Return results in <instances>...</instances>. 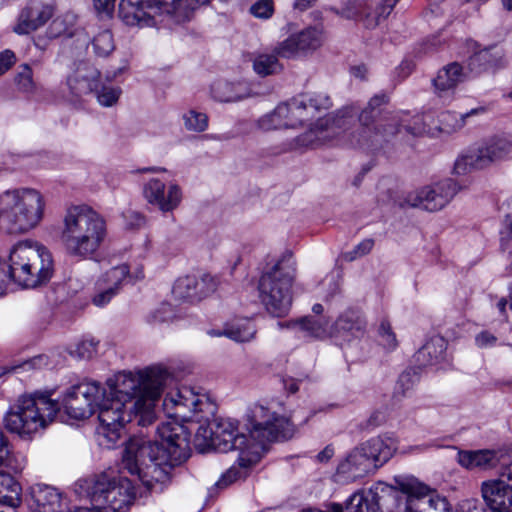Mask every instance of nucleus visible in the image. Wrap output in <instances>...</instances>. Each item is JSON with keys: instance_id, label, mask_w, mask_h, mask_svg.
<instances>
[{"instance_id": "15", "label": "nucleus", "mask_w": 512, "mask_h": 512, "mask_svg": "<svg viewBox=\"0 0 512 512\" xmlns=\"http://www.w3.org/2000/svg\"><path fill=\"white\" fill-rule=\"evenodd\" d=\"M511 154L512 139L493 136L483 141L475 152L457 159L454 169L458 174L465 173L467 166L483 169L507 159Z\"/></svg>"}, {"instance_id": "30", "label": "nucleus", "mask_w": 512, "mask_h": 512, "mask_svg": "<svg viewBox=\"0 0 512 512\" xmlns=\"http://www.w3.org/2000/svg\"><path fill=\"white\" fill-rule=\"evenodd\" d=\"M457 462L467 470H491L500 463V451L492 449L459 451Z\"/></svg>"}, {"instance_id": "12", "label": "nucleus", "mask_w": 512, "mask_h": 512, "mask_svg": "<svg viewBox=\"0 0 512 512\" xmlns=\"http://www.w3.org/2000/svg\"><path fill=\"white\" fill-rule=\"evenodd\" d=\"M181 0H121L119 17L132 27H150L156 24L157 17L172 14Z\"/></svg>"}, {"instance_id": "59", "label": "nucleus", "mask_w": 512, "mask_h": 512, "mask_svg": "<svg viewBox=\"0 0 512 512\" xmlns=\"http://www.w3.org/2000/svg\"><path fill=\"white\" fill-rule=\"evenodd\" d=\"M15 62V55L12 51L6 50L0 53V75L4 74Z\"/></svg>"}, {"instance_id": "49", "label": "nucleus", "mask_w": 512, "mask_h": 512, "mask_svg": "<svg viewBox=\"0 0 512 512\" xmlns=\"http://www.w3.org/2000/svg\"><path fill=\"white\" fill-rule=\"evenodd\" d=\"M508 211L500 231V243L504 251L512 249V199L507 203Z\"/></svg>"}, {"instance_id": "29", "label": "nucleus", "mask_w": 512, "mask_h": 512, "mask_svg": "<svg viewBox=\"0 0 512 512\" xmlns=\"http://www.w3.org/2000/svg\"><path fill=\"white\" fill-rule=\"evenodd\" d=\"M375 470L372 461L359 445L351 450L338 464L337 476L343 481L353 482Z\"/></svg>"}, {"instance_id": "14", "label": "nucleus", "mask_w": 512, "mask_h": 512, "mask_svg": "<svg viewBox=\"0 0 512 512\" xmlns=\"http://www.w3.org/2000/svg\"><path fill=\"white\" fill-rule=\"evenodd\" d=\"M285 111L283 120L286 129H297L313 121L331 107L330 98L322 93L303 94L279 104Z\"/></svg>"}, {"instance_id": "11", "label": "nucleus", "mask_w": 512, "mask_h": 512, "mask_svg": "<svg viewBox=\"0 0 512 512\" xmlns=\"http://www.w3.org/2000/svg\"><path fill=\"white\" fill-rule=\"evenodd\" d=\"M246 428L257 445L258 453L266 442L289 439L295 432L290 420L262 405H254L247 414Z\"/></svg>"}, {"instance_id": "34", "label": "nucleus", "mask_w": 512, "mask_h": 512, "mask_svg": "<svg viewBox=\"0 0 512 512\" xmlns=\"http://www.w3.org/2000/svg\"><path fill=\"white\" fill-rule=\"evenodd\" d=\"M447 343L440 336L432 337L417 352L416 358L421 365H434L444 359Z\"/></svg>"}, {"instance_id": "10", "label": "nucleus", "mask_w": 512, "mask_h": 512, "mask_svg": "<svg viewBox=\"0 0 512 512\" xmlns=\"http://www.w3.org/2000/svg\"><path fill=\"white\" fill-rule=\"evenodd\" d=\"M99 427L97 438L100 446L106 449L113 448L120 440L124 426L135 417L134 409L120 399H114L103 388L97 405Z\"/></svg>"}, {"instance_id": "57", "label": "nucleus", "mask_w": 512, "mask_h": 512, "mask_svg": "<svg viewBox=\"0 0 512 512\" xmlns=\"http://www.w3.org/2000/svg\"><path fill=\"white\" fill-rule=\"evenodd\" d=\"M116 0H93V6L98 14L111 17L115 9Z\"/></svg>"}, {"instance_id": "20", "label": "nucleus", "mask_w": 512, "mask_h": 512, "mask_svg": "<svg viewBox=\"0 0 512 512\" xmlns=\"http://www.w3.org/2000/svg\"><path fill=\"white\" fill-rule=\"evenodd\" d=\"M399 0H345L341 15L362 22L367 28L376 27L386 19Z\"/></svg>"}, {"instance_id": "51", "label": "nucleus", "mask_w": 512, "mask_h": 512, "mask_svg": "<svg viewBox=\"0 0 512 512\" xmlns=\"http://www.w3.org/2000/svg\"><path fill=\"white\" fill-rule=\"evenodd\" d=\"M245 468L242 467H236L235 465L230 467L225 473L221 475L219 480L215 483V486L219 489H224L231 485L236 480L245 477L246 472L242 471Z\"/></svg>"}, {"instance_id": "1", "label": "nucleus", "mask_w": 512, "mask_h": 512, "mask_svg": "<svg viewBox=\"0 0 512 512\" xmlns=\"http://www.w3.org/2000/svg\"><path fill=\"white\" fill-rule=\"evenodd\" d=\"M206 394L182 387L164 396L163 410L170 419L157 428L158 440L131 438L123 452L122 469L148 488L170 481L172 470L190 455V429L183 422H201L214 413Z\"/></svg>"}, {"instance_id": "50", "label": "nucleus", "mask_w": 512, "mask_h": 512, "mask_svg": "<svg viewBox=\"0 0 512 512\" xmlns=\"http://www.w3.org/2000/svg\"><path fill=\"white\" fill-rule=\"evenodd\" d=\"M97 351V342L93 339L82 340L69 350V354L78 359H90Z\"/></svg>"}, {"instance_id": "3", "label": "nucleus", "mask_w": 512, "mask_h": 512, "mask_svg": "<svg viewBox=\"0 0 512 512\" xmlns=\"http://www.w3.org/2000/svg\"><path fill=\"white\" fill-rule=\"evenodd\" d=\"M107 236L105 218L87 205L68 207L62 218L60 240L65 253L75 259H92Z\"/></svg>"}, {"instance_id": "48", "label": "nucleus", "mask_w": 512, "mask_h": 512, "mask_svg": "<svg viewBox=\"0 0 512 512\" xmlns=\"http://www.w3.org/2000/svg\"><path fill=\"white\" fill-rule=\"evenodd\" d=\"M185 128L189 131L203 132L208 127V117L202 112L190 110L183 114Z\"/></svg>"}, {"instance_id": "31", "label": "nucleus", "mask_w": 512, "mask_h": 512, "mask_svg": "<svg viewBox=\"0 0 512 512\" xmlns=\"http://www.w3.org/2000/svg\"><path fill=\"white\" fill-rule=\"evenodd\" d=\"M469 69L458 62H451L443 66L433 79V86L438 95L453 92L456 87L467 80Z\"/></svg>"}, {"instance_id": "16", "label": "nucleus", "mask_w": 512, "mask_h": 512, "mask_svg": "<svg viewBox=\"0 0 512 512\" xmlns=\"http://www.w3.org/2000/svg\"><path fill=\"white\" fill-rule=\"evenodd\" d=\"M398 488L407 495L404 512H450L445 497L432 492L416 479H396Z\"/></svg>"}, {"instance_id": "35", "label": "nucleus", "mask_w": 512, "mask_h": 512, "mask_svg": "<svg viewBox=\"0 0 512 512\" xmlns=\"http://www.w3.org/2000/svg\"><path fill=\"white\" fill-rule=\"evenodd\" d=\"M346 512H381L376 494L372 490H359L346 502Z\"/></svg>"}, {"instance_id": "6", "label": "nucleus", "mask_w": 512, "mask_h": 512, "mask_svg": "<svg viewBox=\"0 0 512 512\" xmlns=\"http://www.w3.org/2000/svg\"><path fill=\"white\" fill-rule=\"evenodd\" d=\"M59 405L48 395L35 393L20 397L3 418L5 429L22 440H32L53 422Z\"/></svg>"}, {"instance_id": "26", "label": "nucleus", "mask_w": 512, "mask_h": 512, "mask_svg": "<svg viewBox=\"0 0 512 512\" xmlns=\"http://www.w3.org/2000/svg\"><path fill=\"white\" fill-rule=\"evenodd\" d=\"M129 275V268L126 264H121L110 268L104 272L96 282V294L93 297V303L102 307L118 293L123 281Z\"/></svg>"}, {"instance_id": "61", "label": "nucleus", "mask_w": 512, "mask_h": 512, "mask_svg": "<svg viewBox=\"0 0 512 512\" xmlns=\"http://www.w3.org/2000/svg\"><path fill=\"white\" fill-rule=\"evenodd\" d=\"M334 455V449L331 446H326L320 453L317 455V459L320 462H327Z\"/></svg>"}, {"instance_id": "62", "label": "nucleus", "mask_w": 512, "mask_h": 512, "mask_svg": "<svg viewBox=\"0 0 512 512\" xmlns=\"http://www.w3.org/2000/svg\"><path fill=\"white\" fill-rule=\"evenodd\" d=\"M315 2L316 0H295L294 7L301 11H304L310 8Z\"/></svg>"}, {"instance_id": "21", "label": "nucleus", "mask_w": 512, "mask_h": 512, "mask_svg": "<svg viewBox=\"0 0 512 512\" xmlns=\"http://www.w3.org/2000/svg\"><path fill=\"white\" fill-rule=\"evenodd\" d=\"M388 97L385 94H378L373 96L365 109L362 110L359 115V121L361 123V131L355 140L351 141L353 146H368L372 141V138L378 134L390 135L399 132V129L392 124H383L378 121L373 129L370 127L375 121V115L378 108L383 104L387 103Z\"/></svg>"}, {"instance_id": "44", "label": "nucleus", "mask_w": 512, "mask_h": 512, "mask_svg": "<svg viewBox=\"0 0 512 512\" xmlns=\"http://www.w3.org/2000/svg\"><path fill=\"white\" fill-rule=\"evenodd\" d=\"M122 93V90L118 86L110 84H101L98 82V87L94 91L97 102L104 107L114 106Z\"/></svg>"}, {"instance_id": "46", "label": "nucleus", "mask_w": 512, "mask_h": 512, "mask_svg": "<svg viewBox=\"0 0 512 512\" xmlns=\"http://www.w3.org/2000/svg\"><path fill=\"white\" fill-rule=\"evenodd\" d=\"M485 109L483 107L471 109L469 112L464 114H452V113H444L442 115L441 122L443 123L444 130L447 132L455 131L464 126L465 119L471 117L473 115H478L484 113Z\"/></svg>"}, {"instance_id": "43", "label": "nucleus", "mask_w": 512, "mask_h": 512, "mask_svg": "<svg viewBox=\"0 0 512 512\" xmlns=\"http://www.w3.org/2000/svg\"><path fill=\"white\" fill-rule=\"evenodd\" d=\"M284 112V110L283 112L281 111L280 105L278 104L272 111L258 118L256 121L257 128L264 132L286 129L282 115Z\"/></svg>"}, {"instance_id": "41", "label": "nucleus", "mask_w": 512, "mask_h": 512, "mask_svg": "<svg viewBox=\"0 0 512 512\" xmlns=\"http://www.w3.org/2000/svg\"><path fill=\"white\" fill-rule=\"evenodd\" d=\"M25 458L14 455L12 451V445L5 435L3 430L0 428V468L2 466L10 467L15 471H21L25 466Z\"/></svg>"}, {"instance_id": "45", "label": "nucleus", "mask_w": 512, "mask_h": 512, "mask_svg": "<svg viewBox=\"0 0 512 512\" xmlns=\"http://www.w3.org/2000/svg\"><path fill=\"white\" fill-rule=\"evenodd\" d=\"M91 44L95 55L99 57H106L115 49L113 35L109 30L98 32Z\"/></svg>"}, {"instance_id": "42", "label": "nucleus", "mask_w": 512, "mask_h": 512, "mask_svg": "<svg viewBox=\"0 0 512 512\" xmlns=\"http://www.w3.org/2000/svg\"><path fill=\"white\" fill-rule=\"evenodd\" d=\"M240 85L225 81L215 82L211 86V93L214 99L220 102H235L243 99L244 94L239 92Z\"/></svg>"}, {"instance_id": "2", "label": "nucleus", "mask_w": 512, "mask_h": 512, "mask_svg": "<svg viewBox=\"0 0 512 512\" xmlns=\"http://www.w3.org/2000/svg\"><path fill=\"white\" fill-rule=\"evenodd\" d=\"M183 378V373L174 367L154 365L137 372H120L106 382L107 394L130 405L134 409L138 425L147 426L156 418L155 408L165 390L173 388Z\"/></svg>"}, {"instance_id": "47", "label": "nucleus", "mask_w": 512, "mask_h": 512, "mask_svg": "<svg viewBox=\"0 0 512 512\" xmlns=\"http://www.w3.org/2000/svg\"><path fill=\"white\" fill-rule=\"evenodd\" d=\"M14 80L20 92L33 93L36 90V83L33 80V71L28 64H22L18 67Z\"/></svg>"}, {"instance_id": "13", "label": "nucleus", "mask_w": 512, "mask_h": 512, "mask_svg": "<svg viewBox=\"0 0 512 512\" xmlns=\"http://www.w3.org/2000/svg\"><path fill=\"white\" fill-rule=\"evenodd\" d=\"M347 113L341 112L336 116L318 118L306 132L295 137L287 144L284 150L317 148L338 138L351 122V117L347 116Z\"/></svg>"}, {"instance_id": "23", "label": "nucleus", "mask_w": 512, "mask_h": 512, "mask_svg": "<svg viewBox=\"0 0 512 512\" xmlns=\"http://www.w3.org/2000/svg\"><path fill=\"white\" fill-rule=\"evenodd\" d=\"M100 72L90 66L78 67L67 77V93L65 98L71 104L77 106L85 102L86 97L94 94L98 87Z\"/></svg>"}, {"instance_id": "8", "label": "nucleus", "mask_w": 512, "mask_h": 512, "mask_svg": "<svg viewBox=\"0 0 512 512\" xmlns=\"http://www.w3.org/2000/svg\"><path fill=\"white\" fill-rule=\"evenodd\" d=\"M295 274L294 261L291 258H283L260 277L259 299L272 316L283 317L288 314L292 303Z\"/></svg>"}, {"instance_id": "53", "label": "nucleus", "mask_w": 512, "mask_h": 512, "mask_svg": "<svg viewBox=\"0 0 512 512\" xmlns=\"http://www.w3.org/2000/svg\"><path fill=\"white\" fill-rule=\"evenodd\" d=\"M379 336L382 345L388 349H394L397 346L396 335L392 331L391 325L388 321L383 320L379 326Z\"/></svg>"}, {"instance_id": "55", "label": "nucleus", "mask_w": 512, "mask_h": 512, "mask_svg": "<svg viewBox=\"0 0 512 512\" xmlns=\"http://www.w3.org/2000/svg\"><path fill=\"white\" fill-rule=\"evenodd\" d=\"M373 246L374 241L372 239H365L357 244L352 251L347 252L344 258L348 261H353L359 257H363L371 252Z\"/></svg>"}, {"instance_id": "22", "label": "nucleus", "mask_w": 512, "mask_h": 512, "mask_svg": "<svg viewBox=\"0 0 512 512\" xmlns=\"http://www.w3.org/2000/svg\"><path fill=\"white\" fill-rule=\"evenodd\" d=\"M143 196L149 204L167 213L180 205L182 191L176 183L166 185L158 178H151L143 186Z\"/></svg>"}, {"instance_id": "60", "label": "nucleus", "mask_w": 512, "mask_h": 512, "mask_svg": "<svg viewBox=\"0 0 512 512\" xmlns=\"http://www.w3.org/2000/svg\"><path fill=\"white\" fill-rule=\"evenodd\" d=\"M41 360H42L41 356L35 357L31 360L21 363L20 365L13 366L12 370H18V369L29 370V369L35 368L41 362Z\"/></svg>"}, {"instance_id": "54", "label": "nucleus", "mask_w": 512, "mask_h": 512, "mask_svg": "<svg viewBox=\"0 0 512 512\" xmlns=\"http://www.w3.org/2000/svg\"><path fill=\"white\" fill-rule=\"evenodd\" d=\"M419 378L415 372L405 371L403 372L398 380V389L399 392L406 396L410 390L417 384Z\"/></svg>"}, {"instance_id": "56", "label": "nucleus", "mask_w": 512, "mask_h": 512, "mask_svg": "<svg viewBox=\"0 0 512 512\" xmlns=\"http://www.w3.org/2000/svg\"><path fill=\"white\" fill-rule=\"evenodd\" d=\"M173 318V311L169 304H162L148 318L149 323H164Z\"/></svg>"}, {"instance_id": "28", "label": "nucleus", "mask_w": 512, "mask_h": 512, "mask_svg": "<svg viewBox=\"0 0 512 512\" xmlns=\"http://www.w3.org/2000/svg\"><path fill=\"white\" fill-rule=\"evenodd\" d=\"M65 504L61 492L52 486L36 484L30 488V512H62Z\"/></svg>"}, {"instance_id": "37", "label": "nucleus", "mask_w": 512, "mask_h": 512, "mask_svg": "<svg viewBox=\"0 0 512 512\" xmlns=\"http://www.w3.org/2000/svg\"><path fill=\"white\" fill-rule=\"evenodd\" d=\"M22 488L9 474L0 471V503L15 507L20 502Z\"/></svg>"}, {"instance_id": "27", "label": "nucleus", "mask_w": 512, "mask_h": 512, "mask_svg": "<svg viewBox=\"0 0 512 512\" xmlns=\"http://www.w3.org/2000/svg\"><path fill=\"white\" fill-rule=\"evenodd\" d=\"M54 13V8L49 4L30 2L21 10L13 31L18 35H27L42 27Z\"/></svg>"}, {"instance_id": "7", "label": "nucleus", "mask_w": 512, "mask_h": 512, "mask_svg": "<svg viewBox=\"0 0 512 512\" xmlns=\"http://www.w3.org/2000/svg\"><path fill=\"white\" fill-rule=\"evenodd\" d=\"M195 444L201 450L215 449L226 453L238 450V466L250 468L260 461L257 445H249L244 434L238 432L237 421L230 418L216 419L209 425H200L195 433Z\"/></svg>"}, {"instance_id": "39", "label": "nucleus", "mask_w": 512, "mask_h": 512, "mask_svg": "<svg viewBox=\"0 0 512 512\" xmlns=\"http://www.w3.org/2000/svg\"><path fill=\"white\" fill-rule=\"evenodd\" d=\"M229 339L236 342H248L254 339L256 327L250 319H239L223 329Z\"/></svg>"}, {"instance_id": "25", "label": "nucleus", "mask_w": 512, "mask_h": 512, "mask_svg": "<svg viewBox=\"0 0 512 512\" xmlns=\"http://www.w3.org/2000/svg\"><path fill=\"white\" fill-rule=\"evenodd\" d=\"M217 288V281L210 275L202 277L184 276L176 280L172 293L176 299L187 301H200L212 294Z\"/></svg>"}, {"instance_id": "19", "label": "nucleus", "mask_w": 512, "mask_h": 512, "mask_svg": "<svg viewBox=\"0 0 512 512\" xmlns=\"http://www.w3.org/2000/svg\"><path fill=\"white\" fill-rule=\"evenodd\" d=\"M481 497L492 512H512V462L503 466L496 478L483 481Z\"/></svg>"}, {"instance_id": "5", "label": "nucleus", "mask_w": 512, "mask_h": 512, "mask_svg": "<svg viewBox=\"0 0 512 512\" xmlns=\"http://www.w3.org/2000/svg\"><path fill=\"white\" fill-rule=\"evenodd\" d=\"M7 281L13 280L23 288L46 284L54 273L51 252L40 242L31 239L18 241L9 253Z\"/></svg>"}, {"instance_id": "17", "label": "nucleus", "mask_w": 512, "mask_h": 512, "mask_svg": "<svg viewBox=\"0 0 512 512\" xmlns=\"http://www.w3.org/2000/svg\"><path fill=\"white\" fill-rule=\"evenodd\" d=\"M103 388L98 382L85 381L72 386L63 398L64 412L72 419L83 420L97 409Z\"/></svg>"}, {"instance_id": "4", "label": "nucleus", "mask_w": 512, "mask_h": 512, "mask_svg": "<svg viewBox=\"0 0 512 512\" xmlns=\"http://www.w3.org/2000/svg\"><path fill=\"white\" fill-rule=\"evenodd\" d=\"M46 200L33 188L6 190L0 194V231L9 235L26 234L44 219Z\"/></svg>"}, {"instance_id": "33", "label": "nucleus", "mask_w": 512, "mask_h": 512, "mask_svg": "<svg viewBox=\"0 0 512 512\" xmlns=\"http://www.w3.org/2000/svg\"><path fill=\"white\" fill-rule=\"evenodd\" d=\"M366 322L360 313L347 310L342 313L331 327V336H359L363 333Z\"/></svg>"}, {"instance_id": "18", "label": "nucleus", "mask_w": 512, "mask_h": 512, "mask_svg": "<svg viewBox=\"0 0 512 512\" xmlns=\"http://www.w3.org/2000/svg\"><path fill=\"white\" fill-rule=\"evenodd\" d=\"M459 190L460 186L447 178L408 193L405 202L411 207L434 212L444 208Z\"/></svg>"}, {"instance_id": "24", "label": "nucleus", "mask_w": 512, "mask_h": 512, "mask_svg": "<svg viewBox=\"0 0 512 512\" xmlns=\"http://www.w3.org/2000/svg\"><path fill=\"white\" fill-rule=\"evenodd\" d=\"M324 42L323 31L310 27L290 35L276 46V53L283 58H293L298 54L308 53L320 48Z\"/></svg>"}, {"instance_id": "9", "label": "nucleus", "mask_w": 512, "mask_h": 512, "mask_svg": "<svg viewBox=\"0 0 512 512\" xmlns=\"http://www.w3.org/2000/svg\"><path fill=\"white\" fill-rule=\"evenodd\" d=\"M88 496L97 512H127L135 499L131 480L125 477L98 476L88 487Z\"/></svg>"}, {"instance_id": "63", "label": "nucleus", "mask_w": 512, "mask_h": 512, "mask_svg": "<svg viewBox=\"0 0 512 512\" xmlns=\"http://www.w3.org/2000/svg\"><path fill=\"white\" fill-rule=\"evenodd\" d=\"M413 65L408 61H404L398 67V70L403 73L402 77H407L412 71Z\"/></svg>"}, {"instance_id": "64", "label": "nucleus", "mask_w": 512, "mask_h": 512, "mask_svg": "<svg viewBox=\"0 0 512 512\" xmlns=\"http://www.w3.org/2000/svg\"><path fill=\"white\" fill-rule=\"evenodd\" d=\"M490 51L491 49H484L478 53H476L474 56H473V59L475 60H484V61H489L488 60V56L490 55Z\"/></svg>"}, {"instance_id": "32", "label": "nucleus", "mask_w": 512, "mask_h": 512, "mask_svg": "<svg viewBox=\"0 0 512 512\" xmlns=\"http://www.w3.org/2000/svg\"><path fill=\"white\" fill-rule=\"evenodd\" d=\"M372 461L374 469L386 463L395 453L397 442L392 437H374L360 445Z\"/></svg>"}, {"instance_id": "36", "label": "nucleus", "mask_w": 512, "mask_h": 512, "mask_svg": "<svg viewBox=\"0 0 512 512\" xmlns=\"http://www.w3.org/2000/svg\"><path fill=\"white\" fill-rule=\"evenodd\" d=\"M77 31V16L72 12L59 15L47 29L49 38L72 37Z\"/></svg>"}, {"instance_id": "58", "label": "nucleus", "mask_w": 512, "mask_h": 512, "mask_svg": "<svg viewBox=\"0 0 512 512\" xmlns=\"http://www.w3.org/2000/svg\"><path fill=\"white\" fill-rule=\"evenodd\" d=\"M497 337L488 331H482L475 337V343L479 348H490L496 345Z\"/></svg>"}, {"instance_id": "52", "label": "nucleus", "mask_w": 512, "mask_h": 512, "mask_svg": "<svg viewBox=\"0 0 512 512\" xmlns=\"http://www.w3.org/2000/svg\"><path fill=\"white\" fill-rule=\"evenodd\" d=\"M251 14L260 19H269L274 13L272 0H258L250 7Z\"/></svg>"}, {"instance_id": "40", "label": "nucleus", "mask_w": 512, "mask_h": 512, "mask_svg": "<svg viewBox=\"0 0 512 512\" xmlns=\"http://www.w3.org/2000/svg\"><path fill=\"white\" fill-rule=\"evenodd\" d=\"M298 326L304 337L313 339H323L331 336V330L328 329V322L312 317H304L292 323Z\"/></svg>"}, {"instance_id": "38", "label": "nucleus", "mask_w": 512, "mask_h": 512, "mask_svg": "<svg viewBox=\"0 0 512 512\" xmlns=\"http://www.w3.org/2000/svg\"><path fill=\"white\" fill-rule=\"evenodd\" d=\"M278 54L276 53V47L273 53H259L253 60V70L261 77L277 74L282 70V65L278 60Z\"/></svg>"}]
</instances>
